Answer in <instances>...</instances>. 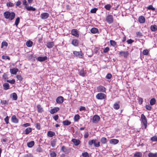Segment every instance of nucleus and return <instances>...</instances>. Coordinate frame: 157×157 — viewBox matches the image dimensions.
Segmentation results:
<instances>
[{"label": "nucleus", "mask_w": 157, "mask_h": 157, "mask_svg": "<svg viewBox=\"0 0 157 157\" xmlns=\"http://www.w3.org/2000/svg\"><path fill=\"white\" fill-rule=\"evenodd\" d=\"M5 17L6 19H9L10 20H13L15 16V14L13 12H10L9 11L5 12L4 14Z\"/></svg>", "instance_id": "obj_1"}, {"label": "nucleus", "mask_w": 157, "mask_h": 157, "mask_svg": "<svg viewBox=\"0 0 157 157\" xmlns=\"http://www.w3.org/2000/svg\"><path fill=\"white\" fill-rule=\"evenodd\" d=\"M141 121L144 126L145 128L146 129L147 127V118L144 115L142 114L141 115Z\"/></svg>", "instance_id": "obj_2"}, {"label": "nucleus", "mask_w": 157, "mask_h": 157, "mask_svg": "<svg viewBox=\"0 0 157 157\" xmlns=\"http://www.w3.org/2000/svg\"><path fill=\"white\" fill-rule=\"evenodd\" d=\"M96 97L98 99L102 100L105 99L106 98V96L104 94L99 93L96 95Z\"/></svg>", "instance_id": "obj_3"}, {"label": "nucleus", "mask_w": 157, "mask_h": 157, "mask_svg": "<svg viewBox=\"0 0 157 157\" xmlns=\"http://www.w3.org/2000/svg\"><path fill=\"white\" fill-rule=\"evenodd\" d=\"M106 20L107 22L108 23H112L113 21V16L111 15H108L106 17Z\"/></svg>", "instance_id": "obj_4"}, {"label": "nucleus", "mask_w": 157, "mask_h": 157, "mask_svg": "<svg viewBox=\"0 0 157 157\" xmlns=\"http://www.w3.org/2000/svg\"><path fill=\"white\" fill-rule=\"evenodd\" d=\"M73 54L75 56L80 58H82L83 55V54L81 52L74 51Z\"/></svg>", "instance_id": "obj_5"}, {"label": "nucleus", "mask_w": 157, "mask_h": 157, "mask_svg": "<svg viewBox=\"0 0 157 157\" xmlns=\"http://www.w3.org/2000/svg\"><path fill=\"white\" fill-rule=\"evenodd\" d=\"M99 117L97 115H95L93 117L92 121L94 123H97L100 120Z\"/></svg>", "instance_id": "obj_6"}, {"label": "nucleus", "mask_w": 157, "mask_h": 157, "mask_svg": "<svg viewBox=\"0 0 157 157\" xmlns=\"http://www.w3.org/2000/svg\"><path fill=\"white\" fill-rule=\"evenodd\" d=\"M49 17V14L47 13H44L41 14L40 17L41 19H45Z\"/></svg>", "instance_id": "obj_7"}, {"label": "nucleus", "mask_w": 157, "mask_h": 157, "mask_svg": "<svg viewBox=\"0 0 157 157\" xmlns=\"http://www.w3.org/2000/svg\"><path fill=\"white\" fill-rule=\"evenodd\" d=\"M56 102L59 104L62 103L63 101V98L62 96L58 97L56 99Z\"/></svg>", "instance_id": "obj_8"}, {"label": "nucleus", "mask_w": 157, "mask_h": 157, "mask_svg": "<svg viewBox=\"0 0 157 157\" xmlns=\"http://www.w3.org/2000/svg\"><path fill=\"white\" fill-rule=\"evenodd\" d=\"M97 90L98 92H105V88L104 86H101L97 87Z\"/></svg>", "instance_id": "obj_9"}, {"label": "nucleus", "mask_w": 157, "mask_h": 157, "mask_svg": "<svg viewBox=\"0 0 157 157\" xmlns=\"http://www.w3.org/2000/svg\"><path fill=\"white\" fill-rule=\"evenodd\" d=\"M119 141L116 139H112L109 141V143L111 144H116L118 143Z\"/></svg>", "instance_id": "obj_10"}, {"label": "nucleus", "mask_w": 157, "mask_h": 157, "mask_svg": "<svg viewBox=\"0 0 157 157\" xmlns=\"http://www.w3.org/2000/svg\"><path fill=\"white\" fill-rule=\"evenodd\" d=\"M119 53L121 56H123L125 57H127L128 54V51H121L119 52Z\"/></svg>", "instance_id": "obj_11"}, {"label": "nucleus", "mask_w": 157, "mask_h": 157, "mask_svg": "<svg viewBox=\"0 0 157 157\" xmlns=\"http://www.w3.org/2000/svg\"><path fill=\"white\" fill-rule=\"evenodd\" d=\"M59 109V107H55L53 109L50 110V112L51 113L53 114L55 113H56Z\"/></svg>", "instance_id": "obj_12"}, {"label": "nucleus", "mask_w": 157, "mask_h": 157, "mask_svg": "<svg viewBox=\"0 0 157 157\" xmlns=\"http://www.w3.org/2000/svg\"><path fill=\"white\" fill-rule=\"evenodd\" d=\"M71 33L72 35L75 36H78V30L76 29H73L71 31Z\"/></svg>", "instance_id": "obj_13"}, {"label": "nucleus", "mask_w": 157, "mask_h": 157, "mask_svg": "<svg viewBox=\"0 0 157 157\" xmlns=\"http://www.w3.org/2000/svg\"><path fill=\"white\" fill-rule=\"evenodd\" d=\"M71 141L73 142L75 146L78 145L80 143V141L79 140H77L75 139H73L71 140Z\"/></svg>", "instance_id": "obj_14"}, {"label": "nucleus", "mask_w": 157, "mask_h": 157, "mask_svg": "<svg viewBox=\"0 0 157 157\" xmlns=\"http://www.w3.org/2000/svg\"><path fill=\"white\" fill-rule=\"evenodd\" d=\"M47 59V57L46 56L44 57L39 56L37 57V59L40 61H44Z\"/></svg>", "instance_id": "obj_15"}, {"label": "nucleus", "mask_w": 157, "mask_h": 157, "mask_svg": "<svg viewBox=\"0 0 157 157\" xmlns=\"http://www.w3.org/2000/svg\"><path fill=\"white\" fill-rule=\"evenodd\" d=\"M37 110L38 113H41L44 111L43 108L40 105H38L37 106Z\"/></svg>", "instance_id": "obj_16"}, {"label": "nucleus", "mask_w": 157, "mask_h": 157, "mask_svg": "<svg viewBox=\"0 0 157 157\" xmlns=\"http://www.w3.org/2000/svg\"><path fill=\"white\" fill-rule=\"evenodd\" d=\"M86 71H85L83 69L81 70L79 72V75H80L82 77L85 76L86 75Z\"/></svg>", "instance_id": "obj_17"}, {"label": "nucleus", "mask_w": 157, "mask_h": 157, "mask_svg": "<svg viewBox=\"0 0 157 157\" xmlns=\"http://www.w3.org/2000/svg\"><path fill=\"white\" fill-rule=\"evenodd\" d=\"M18 71V70L17 68H13L10 69V72L11 74L13 75H15Z\"/></svg>", "instance_id": "obj_18"}, {"label": "nucleus", "mask_w": 157, "mask_h": 157, "mask_svg": "<svg viewBox=\"0 0 157 157\" xmlns=\"http://www.w3.org/2000/svg\"><path fill=\"white\" fill-rule=\"evenodd\" d=\"M139 21L141 23H143L145 22V18L144 16H140L139 18Z\"/></svg>", "instance_id": "obj_19"}, {"label": "nucleus", "mask_w": 157, "mask_h": 157, "mask_svg": "<svg viewBox=\"0 0 157 157\" xmlns=\"http://www.w3.org/2000/svg\"><path fill=\"white\" fill-rule=\"evenodd\" d=\"M11 119L12 122L14 123H17L18 122V120L15 115H13Z\"/></svg>", "instance_id": "obj_20"}, {"label": "nucleus", "mask_w": 157, "mask_h": 157, "mask_svg": "<svg viewBox=\"0 0 157 157\" xmlns=\"http://www.w3.org/2000/svg\"><path fill=\"white\" fill-rule=\"evenodd\" d=\"M90 31L92 33H97L99 32L98 30V29L95 28H93L90 30Z\"/></svg>", "instance_id": "obj_21"}, {"label": "nucleus", "mask_w": 157, "mask_h": 157, "mask_svg": "<svg viewBox=\"0 0 157 157\" xmlns=\"http://www.w3.org/2000/svg\"><path fill=\"white\" fill-rule=\"evenodd\" d=\"M3 86L4 87V89L5 90H7L10 88L9 84L8 83H5L3 84Z\"/></svg>", "instance_id": "obj_22"}, {"label": "nucleus", "mask_w": 157, "mask_h": 157, "mask_svg": "<svg viewBox=\"0 0 157 157\" xmlns=\"http://www.w3.org/2000/svg\"><path fill=\"white\" fill-rule=\"evenodd\" d=\"M25 8L28 11H35L36 10V9L31 6H26Z\"/></svg>", "instance_id": "obj_23"}, {"label": "nucleus", "mask_w": 157, "mask_h": 157, "mask_svg": "<svg viewBox=\"0 0 157 157\" xmlns=\"http://www.w3.org/2000/svg\"><path fill=\"white\" fill-rule=\"evenodd\" d=\"M148 156L149 157H157V152L155 153L150 152L148 154Z\"/></svg>", "instance_id": "obj_24"}, {"label": "nucleus", "mask_w": 157, "mask_h": 157, "mask_svg": "<svg viewBox=\"0 0 157 157\" xmlns=\"http://www.w3.org/2000/svg\"><path fill=\"white\" fill-rule=\"evenodd\" d=\"M54 44L53 42H49L47 44V47L48 48L53 47Z\"/></svg>", "instance_id": "obj_25"}, {"label": "nucleus", "mask_w": 157, "mask_h": 157, "mask_svg": "<svg viewBox=\"0 0 157 157\" xmlns=\"http://www.w3.org/2000/svg\"><path fill=\"white\" fill-rule=\"evenodd\" d=\"M55 135V133L52 131H49L47 132V135L50 137H52L54 136Z\"/></svg>", "instance_id": "obj_26"}, {"label": "nucleus", "mask_w": 157, "mask_h": 157, "mask_svg": "<svg viewBox=\"0 0 157 157\" xmlns=\"http://www.w3.org/2000/svg\"><path fill=\"white\" fill-rule=\"evenodd\" d=\"M33 44V43L31 41L28 40L26 42V45L28 47H30L32 46Z\"/></svg>", "instance_id": "obj_27"}, {"label": "nucleus", "mask_w": 157, "mask_h": 157, "mask_svg": "<svg viewBox=\"0 0 157 157\" xmlns=\"http://www.w3.org/2000/svg\"><path fill=\"white\" fill-rule=\"evenodd\" d=\"M151 29L152 31H155L157 30V26L155 25H152L151 27Z\"/></svg>", "instance_id": "obj_28"}, {"label": "nucleus", "mask_w": 157, "mask_h": 157, "mask_svg": "<svg viewBox=\"0 0 157 157\" xmlns=\"http://www.w3.org/2000/svg\"><path fill=\"white\" fill-rule=\"evenodd\" d=\"M34 144V142L33 141L27 143V146L29 147H32Z\"/></svg>", "instance_id": "obj_29"}, {"label": "nucleus", "mask_w": 157, "mask_h": 157, "mask_svg": "<svg viewBox=\"0 0 157 157\" xmlns=\"http://www.w3.org/2000/svg\"><path fill=\"white\" fill-rule=\"evenodd\" d=\"M32 131V129L30 127L27 128L25 130V134H28L29 133L31 132Z\"/></svg>", "instance_id": "obj_30"}, {"label": "nucleus", "mask_w": 157, "mask_h": 157, "mask_svg": "<svg viewBox=\"0 0 157 157\" xmlns=\"http://www.w3.org/2000/svg\"><path fill=\"white\" fill-rule=\"evenodd\" d=\"M101 142L103 144H105L107 142L106 138L104 137H102L101 139Z\"/></svg>", "instance_id": "obj_31"}, {"label": "nucleus", "mask_w": 157, "mask_h": 157, "mask_svg": "<svg viewBox=\"0 0 157 157\" xmlns=\"http://www.w3.org/2000/svg\"><path fill=\"white\" fill-rule=\"evenodd\" d=\"M63 124L64 125H68L71 124V122L68 120H66L63 122Z\"/></svg>", "instance_id": "obj_32"}, {"label": "nucleus", "mask_w": 157, "mask_h": 157, "mask_svg": "<svg viewBox=\"0 0 157 157\" xmlns=\"http://www.w3.org/2000/svg\"><path fill=\"white\" fill-rule=\"evenodd\" d=\"M142 156V154L140 152H136L134 155V157H141Z\"/></svg>", "instance_id": "obj_33"}, {"label": "nucleus", "mask_w": 157, "mask_h": 157, "mask_svg": "<svg viewBox=\"0 0 157 157\" xmlns=\"http://www.w3.org/2000/svg\"><path fill=\"white\" fill-rule=\"evenodd\" d=\"M113 108L115 109H118L120 108V105L117 103H116L114 105Z\"/></svg>", "instance_id": "obj_34"}, {"label": "nucleus", "mask_w": 157, "mask_h": 157, "mask_svg": "<svg viewBox=\"0 0 157 157\" xmlns=\"http://www.w3.org/2000/svg\"><path fill=\"white\" fill-rule=\"evenodd\" d=\"M72 44L75 46H77L78 45V43L77 40H74L72 41Z\"/></svg>", "instance_id": "obj_35"}, {"label": "nucleus", "mask_w": 157, "mask_h": 157, "mask_svg": "<svg viewBox=\"0 0 157 157\" xmlns=\"http://www.w3.org/2000/svg\"><path fill=\"white\" fill-rule=\"evenodd\" d=\"M156 101L154 98L151 99L150 101V104L151 105H154Z\"/></svg>", "instance_id": "obj_36"}, {"label": "nucleus", "mask_w": 157, "mask_h": 157, "mask_svg": "<svg viewBox=\"0 0 157 157\" xmlns=\"http://www.w3.org/2000/svg\"><path fill=\"white\" fill-rule=\"evenodd\" d=\"M56 142V139H54L51 142V145L52 147H54L55 146Z\"/></svg>", "instance_id": "obj_37"}, {"label": "nucleus", "mask_w": 157, "mask_h": 157, "mask_svg": "<svg viewBox=\"0 0 157 157\" xmlns=\"http://www.w3.org/2000/svg\"><path fill=\"white\" fill-rule=\"evenodd\" d=\"M50 155L51 157H56V154L54 152L52 151V152L50 151Z\"/></svg>", "instance_id": "obj_38"}, {"label": "nucleus", "mask_w": 157, "mask_h": 157, "mask_svg": "<svg viewBox=\"0 0 157 157\" xmlns=\"http://www.w3.org/2000/svg\"><path fill=\"white\" fill-rule=\"evenodd\" d=\"M110 43L111 45L113 47H115L117 44L113 40H110Z\"/></svg>", "instance_id": "obj_39"}, {"label": "nucleus", "mask_w": 157, "mask_h": 157, "mask_svg": "<svg viewBox=\"0 0 157 157\" xmlns=\"http://www.w3.org/2000/svg\"><path fill=\"white\" fill-rule=\"evenodd\" d=\"M20 22V18L17 17L15 20V24L17 26Z\"/></svg>", "instance_id": "obj_40"}, {"label": "nucleus", "mask_w": 157, "mask_h": 157, "mask_svg": "<svg viewBox=\"0 0 157 157\" xmlns=\"http://www.w3.org/2000/svg\"><path fill=\"white\" fill-rule=\"evenodd\" d=\"M80 116L79 115L76 114V115L74 117V121H78V120L79 119Z\"/></svg>", "instance_id": "obj_41"}, {"label": "nucleus", "mask_w": 157, "mask_h": 157, "mask_svg": "<svg viewBox=\"0 0 157 157\" xmlns=\"http://www.w3.org/2000/svg\"><path fill=\"white\" fill-rule=\"evenodd\" d=\"M12 94L13 99L14 100H17V94L15 93H13Z\"/></svg>", "instance_id": "obj_42"}, {"label": "nucleus", "mask_w": 157, "mask_h": 157, "mask_svg": "<svg viewBox=\"0 0 157 157\" xmlns=\"http://www.w3.org/2000/svg\"><path fill=\"white\" fill-rule=\"evenodd\" d=\"M95 141V140H89L88 142L89 145L91 146L93 144H94Z\"/></svg>", "instance_id": "obj_43"}, {"label": "nucleus", "mask_w": 157, "mask_h": 157, "mask_svg": "<svg viewBox=\"0 0 157 157\" xmlns=\"http://www.w3.org/2000/svg\"><path fill=\"white\" fill-rule=\"evenodd\" d=\"M147 8L148 10H151L153 11L155 10V8L153 7L152 5H149L148 7H147Z\"/></svg>", "instance_id": "obj_44"}, {"label": "nucleus", "mask_w": 157, "mask_h": 157, "mask_svg": "<svg viewBox=\"0 0 157 157\" xmlns=\"http://www.w3.org/2000/svg\"><path fill=\"white\" fill-rule=\"evenodd\" d=\"M8 46V44L6 42H3L2 43L1 47L2 48L4 46L7 47Z\"/></svg>", "instance_id": "obj_45"}, {"label": "nucleus", "mask_w": 157, "mask_h": 157, "mask_svg": "<svg viewBox=\"0 0 157 157\" xmlns=\"http://www.w3.org/2000/svg\"><path fill=\"white\" fill-rule=\"evenodd\" d=\"M94 144L95 147H98L100 146V142H96L95 140Z\"/></svg>", "instance_id": "obj_46"}, {"label": "nucleus", "mask_w": 157, "mask_h": 157, "mask_svg": "<svg viewBox=\"0 0 157 157\" xmlns=\"http://www.w3.org/2000/svg\"><path fill=\"white\" fill-rule=\"evenodd\" d=\"M82 155L83 157H89V154L87 152L82 153Z\"/></svg>", "instance_id": "obj_47"}, {"label": "nucleus", "mask_w": 157, "mask_h": 157, "mask_svg": "<svg viewBox=\"0 0 157 157\" xmlns=\"http://www.w3.org/2000/svg\"><path fill=\"white\" fill-rule=\"evenodd\" d=\"M151 140L153 141H157V137L156 136H153L151 138Z\"/></svg>", "instance_id": "obj_48"}, {"label": "nucleus", "mask_w": 157, "mask_h": 157, "mask_svg": "<svg viewBox=\"0 0 157 157\" xmlns=\"http://www.w3.org/2000/svg\"><path fill=\"white\" fill-rule=\"evenodd\" d=\"M105 8L107 10H109L110 9L111 6L110 5L108 4L105 6Z\"/></svg>", "instance_id": "obj_49"}, {"label": "nucleus", "mask_w": 157, "mask_h": 157, "mask_svg": "<svg viewBox=\"0 0 157 157\" xmlns=\"http://www.w3.org/2000/svg\"><path fill=\"white\" fill-rule=\"evenodd\" d=\"M145 107L147 109L149 110H151V106L149 105H146L145 106Z\"/></svg>", "instance_id": "obj_50"}, {"label": "nucleus", "mask_w": 157, "mask_h": 157, "mask_svg": "<svg viewBox=\"0 0 157 157\" xmlns=\"http://www.w3.org/2000/svg\"><path fill=\"white\" fill-rule=\"evenodd\" d=\"M2 57L3 59H8L9 60L10 59V57L9 56H6L3 55V56H2Z\"/></svg>", "instance_id": "obj_51"}, {"label": "nucleus", "mask_w": 157, "mask_h": 157, "mask_svg": "<svg viewBox=\"0 0 157 157\" xmlns=\"http://www.w3.org/2000/svg\"><path fill=\"white\" fill-rule=\"evenodd\" d=\"M97 9L96 8H94L90 10V12L92 13H95Z\"/></svg>", "instance_id": "obj_52"}, {"label": "nucleus", "mask_w": 157, "mask_h": 157, "mask_svg": "<svg viewBox=\"0 0 157 157\" xmlns=\"http://www.w3.org/2000/svg\"><path fill=\"white\" fill-rule=\"evenodd\" d=\"M143 54L145 55H147L148 53V51L147 50H144L143 51Z\"/></svg>", "instance_id": "obj_53"}, {"label": "nucleus", "mask_w": 157, "mask_h": 157, "mask_svg": "<svg viewBox=\"0 0 157 157\" xmlns=\"http://www.w3.org/2000/svg\"><path fill=\"white\" fill-rule=\"evenodd\" d=\"M5 121L6 124L9 123V117L7 116L4 119Z\"/></svg>", "instance_id": "obj_54"}, {"label": "nucleus", "mask_w": 157, "mask_h": 157, "mask_svg": "<svg viewBox=\"0 0 157 157\" xmlns=\"http://www.w3.org/2000/svg\"><path fill=\"white\" fill-rule=\"evenodd\" d=\"M7 81L8 82H9L12 84H14L15 82V81L14 79H12V80H7Z\"/></svg>", "instance_id": "obj_55"}, {"label": "nucleus", "mask_w": 157, "mask_h": 157, "mask_svg": "<svg viewBox=\"0 0 157 157\" xmlns=\"http://www.w3.org/2000/svg\"><path fill=\"white\" fill-rule=\"evenodd\" d=\"M61 150L64 152H66L67 151L66 147L64 146H63L62 147Z\"/></svg>", "instance_id": "obj_56"}, {"label": "nucleus", "mask_w": 157, "mask_h": 157, "mask_svg": "<svg viewBox=\"0 0 157 157\" xmlns=\"http://www.w3.org/2000/svg\"><path fill=\"white\" fill-rule=\"evenodd\" d=\"M16 77H17V79H18L20 81L22 80V78L21 75H17Z\"/></svg>", "instance_id": "obj_57"}, {"label": "nucleus", "mask_w": 157, "mask_h": 157, "mask_svg": "<svg viewBox=\"0 0 157 157\" xmlns=\"http://www.w3.org/2000/svg\"><path fill=\"white\" fill-rule=\"evenodd\" d=\"M112 77V75L110 74H108L106 76V78L108 79H110Z\"/></svg>", "instance_id": "obj_58"}, {"label": "nucleus", "mask_w": 157, "mask_h": 157, "mask_svg": "<svg viewBox=\"0 0 157 157\" xmlns=\"http://www.w3.org/2000/svg\"><path fill=\"white\" fill-rule=\"evenodd\" d=\"M109 50V48L108 47H107L103 50V52L105 53L107 52Z\"/></svg>", "instance_id": "obj_59"}, {"label": "nucleus", "mask_w": 157, "mask_h": 157, "mask_svg": "<svg viewBox=\"0 0 157 157\" xmlns=\"http://www.w3.org/2000/svg\"><path fill=\"white\" fill-rule=\"evenodd\" d=\"M24 157H33V155L29 153L25 155Z\"/></svg>", "instance_id": "obj_60"}, {"label": "nucleus", "mask_w": 157, "mask_h": 157, "mask_svg": "<svg viewBox=\"0 0 157 157\" xmlns=\"http://www.w3.org/2000/svg\"><path fill=\"white\" fill-rule=\"evenodd\" d=\"M23 5L25 6V8L26 7V6H27L28 5L27 4V1L26 0H23L22 2Z\"/></svg>", "instance_id": "obj_61"}, {"label": "nucleus", "mask_w": 157, "mask_h": 157, "mask_svg": "<svg viewBox=\"0 0 157 157\" xmlns=\"http://www.w3.org/2000/svg\"><path fill=\"white\" fill-rule=\"evenodd\" d=\"M7 5L8 6H13L14 4L12 2H9L7 3Z\"/></svg>", "instance_id": "obj_62"}, {"label": "nucleus", "mask_w": 157, "mask_h": 157, "mask_svg": "<svg viewBox=\"0 0 157 157\" xmlns=\"http://www.w3.org/2000/svg\"><path fill=\"white\" fill-rule=\"evenodd\" d=\"M134 41L130 39L129 40H128L127 41V42L128 44H132L133 42Z\"/></svg>", "instance_id": "obj_63"}, {"label": "nucleus", "mask_w": 157, "mask_h": 157, "mask_svg": "<svg viewBox=\"0 0 157 157\" xmlns=\"http://www.w3.org/2000/svg\"><path fill=\"white\" fill-rule=\"evenodd\" d=\"M36 151L39 152H42V150L41 147H39L37 148Z\"/></svg>", "instance_id": "obj_64"}]
</instances>
